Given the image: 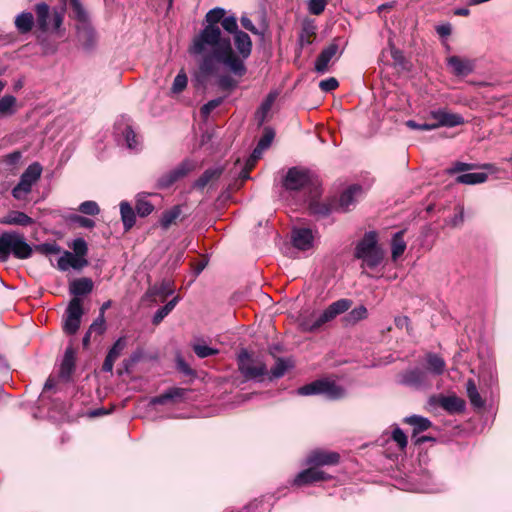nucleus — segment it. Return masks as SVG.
I'll return each instance as SVG.
<instances>
[{
    "label": "nucleus",
    "mask_w": 512,
    "mask_h": 512,
    "mask_svg": "<svg viewBox=\"0 0 512 512\" xmlns=\"http://www.w3.org/2000/svg\"><path fill=\"white\" fill-rule=\"evenodd\" d=\"M225 10L220 7L213 8L209 10L205 16L206 22L208 25H206L204 28L213 27V28H219L217 24L222 22L223 18L225 17Z\"/></svg>",
    "instance_id": "obj_42"
},
{
    "label": "nucleus",
    "mask_w": 512,
    "mask_h": 512,
    "mask_svg": "<svg viewBox=\"0 0 512 512\" xmlns=\"http://www.w3.org/2000/svg\"><path fill=\"white\" fill-rule=\"evenodd\" d=\"M0 223L4 225H18L26 227L32 225L34 220L24 212L13 210L4 216L0 220Z\"/></svg>",
    "instance_id": "obj_21"
},
{
    "label": "nucleus",
    "mask_w": 512,
    "mask_h": 512,
    "mask_svg": "<svg viewBox=\"0 0 512 512\" xmlns=\"http://www.w3.org/2000/svg\"><path fill=\"white\" fill-rule=\"evenodd\" d=\"M292 244L299 250H308L312 248L314 234L309 228H294L291 233Z\"/></svg>",
    "instance_id": "obj_18"
},
{
    "label": "nucleus",
    "mask_w": 512,
    "mask_h": 512,
    "mask_svg": "<svg viewBox=\"0 0 512 512\" xmlns=\"http://www.w3.org/2000/svg\"><path fill=\"white\" fill-rule=\"evenodd\" d=\"M403 421L413 427L412 438H415L417 434L428 430L432 426V422L428 418L419 415L405 417Z\"/></svg>",
    "instance_id": "obj_25"
},
{
    "label": "nucleus",
    "mask_w": 512,
    "mask_h": 512,
    "mask_svg": "<svg viewBox=\"0 0 512 512\" xmlns=\"http://www.w3.org/2000/svg\"><path fill=\"white\" fill-rule=\"evenodd\" d=\"M179 301V297L176 296L170 300L166 305L159 308L153 316V324L158 325L176 306Z\"/></svg>",
    "instance_id": "obj_43"
},
{
    "label": "nucleus",
    "mask_w": 512,
    "mask_h": 512,
    "mask_svg": "<svg viewBox=\"0 0 512 512\" xmlns=\"http://www.w3.org/2000/svg\"><path fill=\"white\" fill-rule=\"evenodd\" d=\"M90 332L101 335L105 332V319L103 315H99L97 319L93 321V323L89 327Z\"/></svg>",
    "instance_id": "obj_59"
},
{
    "label": "nucleus",
    "mask_w": 512,
    "mask_h": 512,
    "mask_svg": "<svg viewBox=\"0 0 512 512\" xmlns=\"http://www.w3.org/2000/svg\"><path fill=\"white\" fill-rule=\"evenodd\" d=\"M196 164L191 160H184L174 169L162 175L158 181V188L165 189L172 186L176 181L186 176L189 172L193 171Z\"/></svg>",
    "instance_id": "obj_10"
},
{
    "label": "nucleus",
    "mask_w": 512,
    "mask_h": 512,
    "mask_svg": "<svg viewBox=\"0 0 512 512\" xmlns=\"http://www.w3.org/2000/svg\"><path fill=\"white\" fill-rule=\"evenodd\" d=\"M342 51L339 49V45L337 43V40H334L331 42L327 47H325L321 53L318 55L314 69L319 74H324L328 71V66L330 61L333 57L336 55H341Z\"/></svg>",
    "instance_id": "obj_11"
},
{
    "label": "nucleus",
    "mask_w": 512,
    "mask_h": 512,
    "mask_svg": "<svg viewBox=\"0 0 512 512\" xmlns=\"http://www.w3.org/2000/svg\"><path fill=\"white\" fill-rule=\"evenodd\" d=\"M78 210L86 215H97L100 212V208L95 201H84L79 205Z\"/></svg>",
    "instance_id": "obj_51"
},
{
    "label": "nucleus",
    "mask_w": 512,
    "mask_h": 512,
    "mask_svg": "<svg viewBox=\"0 0 512 512\" xmlns=\"http://www.w3.org/2000/svg\"><path fill=\"white\" fill-rule=\"evenodd\" d=\"M188 83L187 75L183 70H181L176 77L174 78L173 85H172V91L174 93H180L182 92Z\"/></svg>",
    "instance_id": "obj_48"
},
{
    "label": "nucleus",
    "mask_w": 512,
    "mask_h": 512,
    "mask_svg": "<svg viewBox=\"0 0 512 512\" xmlns=\"http://www.w3.org/2000/svg\"><path fill=\"white\" fill-rule=\"evenodd\" d=\"M18 111L17 98L6 94L0 98V118H8Z\"/></svg>",
    "instance_id": "obj_27"
},
{
    "label": "nucleus",
    "mask_w": 512,
    "mask_h": 512,
    "mask_svg": "<svg viewBox=\"0 0 512 512\" xmlns=\"http://www.w3.org/2000/svg\"><path fill=\"white\" fill-rule=\"evenodd\" d=\"M126 345H127L126 338L120 337L113 344V346L109 350L108 354L118 359V357L121 355L122 351L125 349Z\"/></svg>",
    "instance_id": "obj_58"
},
{
    "label": "nucleus",
    "mask_w": 512,
    "mask_h": 512,
    "mask_svg": "<svg viewBox=\"0 0 512 512\" xmlns=\"http://www.w3.org/2000/svg\"><path fill=\"white\" fill-rule=\"evenodd\" d=\"M392 439H393V441H395L397 443L398 447L401 450H404L406 448L407 443H408L407 436L405 435L403 430L400 429L399 427H396L392 431Z\"/></svg>",
    "instance_id": "obj_54"
},
{
    "label": "nucleus",
    "mask_w": 512,
    "mask_h": 512,
    "mask_svg": "<svg viewBox=\"0 0 512 512\" xmlns=\"http://www.w3.org/2000/svg\"><path fill=\"white\" fill-rule=\"evenodd\" d=\"M72 249L74 251V256L83 257L87 255L88 246L86 241L83 238H77L72 243Z\"/></svg>",
    "instance_id": "obj_50"
},
{
    "label": "nucleus",
    "mask_w": 512,
    "mask_h": 512,
    "mask_svg": "<svg viewBox=\"0 0 512 512\" xmlns=\"http://www.w3.org/2000/svg\"><path fill=\"white\" fill-rule=\"evenodd\" d=\"M238 369L248 380L260 378L267 373L266 365L261 360L251 358L247 352L239 355Z\"/></svg>",
    "instance_id": "obj_7"
},
{
    "label": "nucleus",
    "mask_w": 512,
    "mask_h": 512,
    "mask_svg": "<svg viewBox=\"0 0 512 512\" xmlns=\"http://www.w3.org/2000/svg\"><path fill=\"white\" fill-rule=\"evenodd\" d=\"M221 26L223 27V29L233 35L236 34L237 31H240L238 29V24H237V19L235 16H227V17H224L222 22H221Z\"/></svg>",
    "instance_id": "obj_53"
},
{
    "label": "nucleus",
    "mask_w": 512,
    "mask_h": 512,
    "mask_svg": "<svg viewBox=\"0 0 512 512\" xmlns=\"http://www.w3.org/2000/svg\"><path fill=\"white\" fill-rule=\"evenodd\" d=\"M154 207L145 198H139L136 202V212L140 217H146L152 213Z\"/></svg>",
    "instance_id": "obj_47"
},
{
    "label": "nucleus",
    "mask_w": 512,
    "mask_h": 512,
    "mask_svg": "<svg viewBox=\"0 0 512 512\" xmlns=\"http://www.w3.org/2000/svg\"><path fill=\"white\" fill-rule=\"evenodd\" d=\"M32 254L33 248L22 233L5 231L0 235V262H6L11 255L24 260L30 258Z\"/></svg>",
    "instance_id": "obj_3"
},
{
    "label": "nucleus",
    "mask_w": 512,
    "mask_h": 512,
    "mask_svg": "<svg viewBox=\"0 0 512 512\" xmlns=\"http://www.w3.org/2000/svg\"><path fill=\"white\" fill-rule=\"evenodd\" d=\"M193 351L199 358H206V357L213 356V355H216L219 353L218 349L209 347L204 344L193 345Z\"/></svg>",
    "instance_id": "obj_46"
},
{
    "label": "nucleus",
    "mask_w": 512,
    "mask_h": 512,
    "mask_svg": "<svg viewBox=\"0 0 512 512\" xmlns=\"http://www.w3.org/2000/svg\"><path fill=\"white\" fill-rule=\"evenodd\" d=\"M447 65L456 76H467L474 71V61L459 56H451L447 59Z\"/></svg>",
    "instance_id": "obj_19"
},
{
    "label": "nucleus",
    "mask_w": 512,
    "mask_h": 512,
    "mask_svg": "<svg viewBox=\"0 0 512 512\" xmlns=\"http://www.w3.org/2000/svg\"><path fill=\"white\" fill-rule=\"evenodd\" d=\"M352 304L353 302L350 299H339L331 303L323 312L319 313L318 315L313 314L310 319H307L304 322V325L308 331H316L324 324L335 319L338 315L348 311Z\"/></svg>",
    "instance_id": "obj_5"
},
{
    "label": "nucleus",
    "mask_w": 512,
    "mask_h": 512,
    "mask_svg": "<svg viewBox=\"0 0 512 512\" xmlns=\"http://www.w3.org/2000/svg\"><path fill=\"white\" fill-rule=\"evenodd\" d=\"M275 133L271 128H265L264 134L260 138V140L257 143V146L262 148L263 150H266L272 143L274 139Z\"/></svg>",
    "instance_id": "obj_55"
},
{
    "label": "nucleus",
    "mask_w": 512,
    "mask_h": 512,
    "mask_svg": "<svg viewBox=\"0 0 512 512\" xmlns=\"http://www.w3.org/2000/svg\"><path fill=\"white\" fill-rule=\"evenodd\" d=\"M338 85L339 83L334 77L327 78L319 83L320 89L324 92L333 91L338 87Z\"/></svg>",
    "instance_id": "obj_60"
},
{
    "label": "nucleus",
    "mask_w": 512,
    "mask_h": 512,
    "mask_svg": "<svg viewBox=\"0 0 512 512\" xmlns=\"http://www.w3.org/2000/svg\"><path fill=\"white\" fill-rule=\"evenodd\" d=\"M35 250L45 255L58 254L60 247L56 243H43L36 245Z\"/></svg>",
    "instance_id": "obj_57"
},
{
    "label": "nucleus",
    "mask_w": 512,
    "mask_h": 512,
    "mask_svg": "<svg viewBox=\"0 0 512 512\" xmlns=\"http://www.w3.org/2000/svg\"><path fill=\"white\" fill-rule=\"evenodd\" d=\"M297 392L302 396L324 395L330 400H339L346 396L345 388L328 378L318 379L306 384L300 387Z\"/></svg>",
    "instance_id": "obj_4"
},
{
    "label": "nucleus",
    "mask_w": 512,
    "mask_h": 512,
    "mask_svg": "<svg viewBox=\"0 0 512 512\" xmlns=\"http://www.w3.org/2000/svg\"><path fill=\"white\" fill-rule=\"evenodd\" d=\"M263 151L264 150L262 148H260L259 146H256L254 148V150L252 151L250 157L248 158V160L246 162V166L249 169H252L254 167L256 162L261 158Z\"/></svg>",
    "instance_id": "obj_63"
},
{
    "label": "nucleus",
    "mask_w": 512,
    "mask_h": 512,
    "mask_svg": "<svg viewBox=\"0 0 512 512\" xmlns=\"http://www.w3.org/2000/svg\"><path fill=\"white\" fill-rule=\"evenodd\" d=\"M440 406L449 413H461L465 410V402L457 396H443Z\"/></svg>",
    "instance_id": "obj_29"
},
{
    "label": "nucleus",
    "mask_w": 512,
    "mask_h": 512,
    "mask_svg": "<svg viewBox=\"0 0 512 512\" xmlns=\"http://www.w3.org/2000/svg\"><path fill=\"white\" fill-rule=\"evenodd\" d=\"M430 117L436 120L435 123H424L427 131L437 129L439 127H455L464 124V118L457 113L449 112L446 109H438L430 112Z\"/></svg>",
    "instance_id": "obj_8"
},
{
    "label": "nucleus",
    "mask_w": 512,
    "mask_h": 512,
    "mask_svg": "<svg viewBox=\"0 0 512 512\" xmlns=\"http://www.w3.org/2000/svg\"><path fill=\"white\" fill-rule=\"evenodd\" d=\"M120 214L123 222V226L126 231L131 229L136 221L135 212L128 202L120 203Z\"/></svg>",
    "instance_id": "obj_32"
},
{
    "label": "nucleus",
    "mask_w": 512,
    "mask_h": 512,
    "mask_svg": "<svg viewBox=\"0 0 512 512\" xmlns=\"http://www.w3.org/2000/svg\"><path fill=\"white\" fill-rule=\"evenodd\" d=\"M404 232V230L396 232L391 239V257L393 261H396L406 250Z\"/></svg>",
    "instance_id": "obj_31"
},
{
    "label": "nucleus",
    "mask_w": 512,
    "mask_h": 512,
    "mask_svg": "<svg viewBox=\"0 0 512 512\" xmlns=\"http://www.w3.org/2000/svg\"><path fill=\"white\" fill-rule=\"evenodd\" d=\"M316 36V26L313 22H305L299 35V45L304 47L310 45Z\"/></svg>",
    "instance_id": "obj_37"
},
{
    "label": "nucleus",
    "mask_w": 512,
    "mask_h": 512,
    "mask_svg": "<svg viewBox=\"0 0 512 512\" xmlns=\"http://www.w3.org/2000/svg\"><path fill=\"white\" fill-rule=\"evenodd\" d=\"M368 316V310L364 305H360L352 309L344 318L348 325H355L361 320L366 319Z\"/></svg>",
    "instance_id": "obj_40"
},
{
    "label": "nucleus",
    "mask_w": 512,
    "mask_h": 512,
    "mask_svg": "<svg viewBox=\"0 0 512 512\" xmlns=\"http://www.w3.org/2000/svg\"><path fill=\"white\" fill-rule=\"evenodd\" d=\"M330 476H328L324 471L320 470L317 467H310L308 469H305L297 474L295 477L293 484L296 486H304L313 484L319 481H324L329 479Z\"/></svg>",
    "instance_id": "obj_15"
},
{
    "label": "nucleus",
    "mask_w": 512,
    "mask_h": 512,
    "mask_svg": "<svg viewBox=\"0 0 512 512\" xmlns=\"http://www.w3.org/2000/svg\"><path fill=\"white\" fill-rule=\"evenodd\" d=\"M222 174V169L220 168H210L207 169L194 183V188L203 189L206 187L211 181L216 180Z\"/></svg>",
    "instance_id": "obj_34"
},
{
    "label": "nucleus",
    "mask_w": 512,
    "mask_h": 512,
    "mask_svg": "<svg viewBox=\"0 0 512 512\" xmlns=\"http://www.w3.org/2000/svg\"><path fill=\"white\" fill-rule=\"evenodd\" d=\"M83 315L82 301L80 298H73L66 309L63 329L67 334H75L81 323Z\"/></svg>",
    "instance_id": "obj_9"
},
{
    "label": "nucleus",
    "mask_w": 512,
    "mask_h": 512,
    "mask_svg": "<svg viewBox=\"0 0 512 512\" xmlns=\"http://www.w3.org/2000/svg\"><path fill=\"white\" fill-rule=\"evenodd\" d=\"M176 365H177L178 370L181 371L182 373H184L185 375L193 374V370L189 367V365L180 356H178L176 358Z\"/></svg>",
    "instance_id": "obj_64"
},
{
    "label": "nucleus",
    "mask_w": 512,
    "mask_h": 512,
    "mask_svg": "<svg viewBox=\"0 0 512 512\" xmlns=\"http://www.w3.org/2000/svg\"><path fill=\"white\" fill-rule=\"evenodd\" d=\"M74 368H75L74 352L72 351V349H67L65 351V354H64L61 366H60L59 377L64 381H68L74 371Z\"/></svg>",
    "instance_id": "obj_28"
},
{
    "label": "nucleus",
    "mask_w": 512,
    "mask_h": 512,
    "mask_svg": "<svg viewBox=\"0 0 512 512\" xmlns=\"http://www.w3.org/2000/svg\"><path fill=\"white\" fill-rule=\"evenodd\" d=\"M42 166L38 162L30 164L20 177L19 183L13 188L12 196L23 200L31 192L32 186L40 179Z\"/></svg>",
    "instance_id": "obj_6"
},
{
    "label": "nucleus",
    "mask_w": 512,
    "mask_h": 512,
    "mask_svg": "<svg viewBox=\"0 0 512 512\" xmlns=\"http://www.w3.org/2000/svg\"><path fill=\"white\" fill-rule=\"evenodd\" d=\"M199 73H200L201 77L207 78V76L203 75L200 70H199ZM210 76L211 75H208V77H210ZM216 76H218L217 85L222 90H233L238 85V81H236L232 76H230L228 74L219 75V73H218Z\"/></svg>",
    "instance_id": "obj_44"
},
{
    "label": "nucleus",
    "mask_w": 512,
    "mask_h": 512,
    "mask_svg": "<svg viewBox=\"0 0 512 512\" xmlns=\"http://www.w3.org/2000/svg\"><path fill=\"white\" fill-rule=\"evenodd\" d=\"M309 182L308 173L304 170L292 167L288 170L283 185L287 190H300Z\"/></svg>",
    "instance_id": "obj_14"
},
{
    "label": "nucleus",
    "mask_w": 512,
    "mask_h": 512,
    "mask_svg": "<svg viewBox=\"0 0 512 512\" xmlns=\"http://www.w3.org/2000/svg\"><path fill=\"white\" fill-rule=\"evenodd\" d=\"M181 213L182 210L179 205L173 206L171 209L164 211L160 219L161 227L164 230H167L173 223H175Z\"/></svg>",
    "instance_id": "obj_36"
},
{
    "label": "nucleus",
    "mask_w": 512,
    "mask_h": 512,
    "mask_svg": "<svg viewBox=\"0 0 512 512\" xmlns=\"http://www.w3.org/2000/svg\"><path fill=\"white\" fill-rule=\"evenodd\" d=\"M116 131L124 138L126 146L129 149L134 150L138 148L140 144L138 136L129 124H116Z\"/></svg>",
    "instance_id": "obj_26"
},
{
    "label": "nucleus",
    "mask_w": 512,
    "mask_h": 512,
    "mask_svg": "<svg viewBox=\"0 0 512 512\" xmlns=\"http://www.w3.org/2000/svg\"><path fill=\"white\" fill-rule=\"evenodd\" d=\"M189 390L185 388L173 387L166 390L159 396L152 397L149 401L150 405H164L167 403L177 404L185 399Z\"/></svg>",
    "instance_id": "obj_13"
},
{
    "label": "nucleus",
    "mask_w": 512,
    "mask_h": 512,
    "mask_svg": "<svg viewBox=\"0 0 512 512\" xmlns=\"http://www.w3.org/2000/svg\"><path fill=\"white\" fill-rule=\"evenodd\" d=\"M72 222L78 224L80 227L91 229L95 226V221L80 215H74L71 218Z\"/></svg>",
    "instance_id": "obj_61"
},
{
    "label": "nucleus",
    "mask_w": 512,
    "mask_h": 512,
    "mask_svg": "<svg viewBox=\"0 0 512 512\" xmlns=\"http://www.w3.org/2000/svg\"><path fill=\"white\" fill-rule=\"evenodd\" d=\"M362 188L359 185H352L342 192L339 199V207L342 211L350 210L356 202L357 197L361 194Z\"/></svg>",
    "instance_id": "obj_22"
},
{
    "label": "nucleus",
    "mask_w": 512,
    "mask_h": 512,
    "mask_svg": "<svg viewBox=\"0 0 512 512\" xmlns=\"http://www.w3.org/2000/svg\"><path fill=\"white\" fill-rule=\"evenodd\" d=\"M88 265L86 258L74 256L72 252L65 251L57 261V267L61 271H67L69 268L81 270Z\"/></svg>",
    "instance_id": "obj_20"
},
{
    "label": "nucleus",
    "mask_w": 512,
    "mask_h": 512,
    "mask_svg": "<svg viewBox=\"0 0 512 512\" xmlns=\"http://www.w3.org/2000/svg\"><path fill=\"white\" fill-rule=\"evenodd\" d=\"M36 22L39 29L45 31L49 28L50 8L46 3H39L35 7Z\"/></svg>",
    "instance_id": "obj_33"
},
{
    "label": "nucleus",
    "mask_w": 512,
    "mask_h": 512,
    "mask_svg": "<svg viewBox=\"0 0 512 512\" xmlns=\"http://www.w3.org/2000/svg\"><path fill=\"white\" fill-rule=\"evenodd\" d=\"M488 179V175L484 172L465 173L456 177V182L465 185H475L484 183Z\"/></svg>",
    "instance_id": "obj_35"
},
{
    "label": "nucleus",
    "mask_w": 512,
    "mask_h": 512,
    "mask_svg": "<svg viewBox=\"0 0 512 512\" xmlns=\"http://www.w3.org/2000/svg\"><path fill=\"white\" fill-rule=\"evenodd\" d=\"M474 168L473 164L465 162H455L451 168L447 170L449 174H455L458 172L469 171Z\"/></svg>",
    "instance_id": "obj_62"
},
{
    "label": "nucleus",
    "mask_w": 512,
    "mask_h": 512,
    "mask_svg": "<svg viewBox=\"0 0 512 512\" xmlns=\"http://www.w3.org/2000/svg\"><path fill=\"white\" fill-rule=\"evenodd\" d=\"M384 256L385 252L378 245V234L375 231L366 232L354 250V257L362 261V269H376L382 264Z\"/></svg>",
    "instance_id": "obj_2"
},
{
    "label": "nucleus",
    "mask_w": 512,
    "mask_h": 512,
    "mask_svg": "<svg viewBox=\"0 0 512 512\" xmlns=\"http://www.w3.org/2000/svg\"><path fill=\"white\" fill-rule=\"evenodd\" d=\"M222 102H223L222 97H218V98L208 101L200 109L202 117L207 118L215 108H217L219 105L222 104Z\"/></svg>",
    "instance_id": "obj_52"
},
{
    "label": "nucleus",
    "mask_w": 512,
    "mask_h": 512,
    "mask_svg": "<svg viewBox=\"0 0 512 512\" xmlns=\"http://www.w3.org/2000/svg\"><path fill=\"white\" fill-rule=\"evenodd\" d=\"M401 382L405 385L416 388L427 387L430 385L428 371L420 368H413L403 373L401 376Z\"/></svg>",
    "instance_id": "obj_12"
},
{
    "label": "nucleus",
    "mask_w": 512,
    "mask_h": 512,
    "mask_svg": "<svg viewBox=\"0 0 512 512\" xmlns=\"http://www.w3.org/2000/svg\"><path fill=\"white\" fill-rule=\"evenodd\" d=\"M93 285V281L90 278L82 277L75 279L70 283L69 291L75 296L74 298H79V296L91 293Z\"/></svg>",
    "instance_id": "obj_23"
},
{
    "label": "nucleus",
    "mask_w": 512,
    "mask_h": 512,
    "mask_svg": "<svg viewBox=\"0 0 512 512\" xmlns=\"http://www.w3.org/2000/svg\"><path fill=\"white\" fill-rule=\"evenodd\" d=\"M73 10V17L81 24L88 23V15L79 0H68Z\"/></svg>",
    "instance_id": "obj_45"
},
{
    "label": "nucleus",
    "mask_w": 512,
    "mask_h": 512,
    "mask_svg": "<svg viewBox=\"0 0 512 512\" xmlns=\"http://www.w3.org/2000/svg\"><path fill=\"white\" fill-rule=\"evenodd\" d=\"M428 374L439 376L442 375L446 368V363L442 357L435 353H428L426 355Z\"/></svg>",
    "instance_id": "obj_30"
},
{
    "label": "nucleus",
    "mask_w": 512,
    "mask_h": 512,
    "mask_svg": "<svg viewBox=\"0 0 512 512\" xmlns=\"http://www.w3.org/2000/svg\"><path fill=\"white\" fill-rule=\"evenodd\" d=\"M466 392L467 396L471 402V404L476 408H482L484 406V401L480 396L476 384L473 379H469L466 382Z\"/></svg>",
    "instance_id": "obj_38"
},
{
    "label": "nucleus",
    "mask_w": 512,
    "mask_h": 512,
    "mask_svg": "<svg viewBox=\"0 0 512 512\" xmlns=\"http://www.w3.org/2000/svg\"><path fill=\"white\" fill-rule=\"evenodd\" d=\"M234 45L238 51L236 54L231 46L230 38L222 37L220 28H203L194 37L189 53L193 56H202L199 69L205 76L217 75L221 65L225 66L234 76L243 77L247 68L245 60L252 52L250 36L237 31L234 35Z\"/></svg>",
    "instance_id": "obj_1"
},
{
    "label": "nucleus",
    "mask_w": 512,
    "mask_h": 512,
    "mask_svg": "<svg viewBox=\"0 0 512 512\" xmlns=\"http://www.w3.org/2000/svg\"><path fill=\"white\" fill-rule=\"evenodd\" d=\"M289 367L290 364L288 363V361L282 358H278L275 363V366L271 369L272 378L282 377Z\"/></svg>",
    "instance_id": "obj_49"
},
{
    "label": "nucleus",
    "mask_w": 512,
    "mask_h": 512,
    "mask_svg": "<svg viewBox=\"0 0 512 512\" xmlns=\"http://www.w3.org/2000/svg\"><path fill=\"white\" fill-rule=\"evenodd\" d=\"M340 456L336 452L322 450L312 451L306 459L308 465L319 467L324 465H335L339 462Z\"/></svg>",
    "instance_id": "obj_17"
},
{
    "label": "nucleus",
    "mask_w": 512,
    "mask_h": 512,
    "mask_svg": "<svg viewBox=\"0 0 512 512\" xmlns=\"http://www.w3.org/2000/svg\"><path fill=\"white\" fill-rule=\"evenodd\" d=\"M327 0H309L308 9L313 15H320L326 7Z\"/></svg>",
    "instance_id": "obj_56"
},
{
    "label": "nucleus",
    "mask_w": 512,
    "mask_h": 512,
    "mask_svg": "<svg viewBox=\"0 0 512 512\" xmlns=\"http://www.w3.org/2000/svg\"><path fill=\"white\" fill-rule=\"evenodd\" d=\"M174 293V288L169 280H163L159 284L150 286L146 292L147 297L156 298L160 297L161 300L166 299L168 296Z\"/></svg>",
    "instance_id": "obj_24"
},
{
    "label": "nucleus",
    "mask_w": 512,
    "mask_h": 512,
    "mask_svg": "<svg viewBox=\"0 0 512 512\" xmlns=\"http://www.w3.org/2000/svg\"><path fill=\"white\" fill-rule=\"evenodd\" d=\"M77 41L85 51H92L97 44V35L89 23L77 26Z\"/></svg>",
    "instance_id": "obj_16"
},
{
    "label": "nucleus",
    "mask_w": 512,
    "mask_h": 512,
    "mask_svg": "<svg viewBox=\"0 0 512 512\" xmlns=\"http://www.w3.org/2000/svg\"><path fill=\"white\" fill-rule=\"evenodd\" d=\"M33 22L34 17L30 12H22L15 19V25L22 33L29 32L32 29Z\"/></svg>",
    "instance_id": "obj_41"
},
{
    "label": "nucleus",
    "mask_w": 512,
    "mask_h": 512,
    "mask_svg": "<svg viewBox=\"0 0 512 512\" xmlns=\"http://www.w3.org/2000/svg\"><path fill=\"white\" fill-rule=\"evenodd\" d=\"M275 99H276V95L273 93H270V94H268L266 99L260 105L259 109L256 112V118L258 120L259 125H262L265 122L266 117H267L269 111L271 110Z\"/></svg>",
    "instance_id": "obj_39"
}]
</instances>
